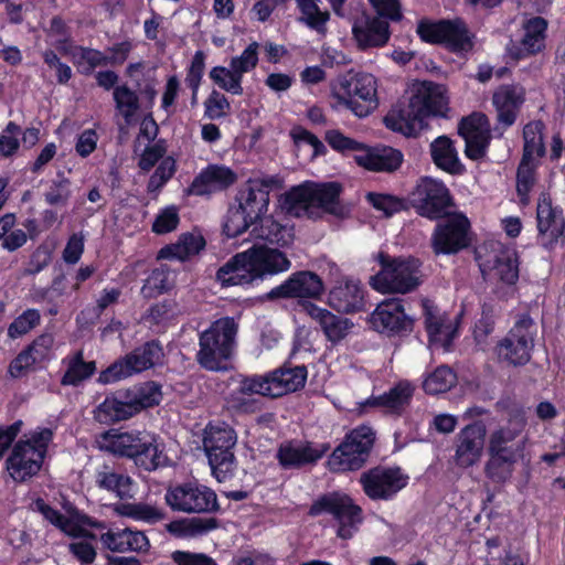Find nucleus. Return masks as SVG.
I'll list each match as a JSON object with an SVG mask.
<instances>
[{
  "label": "nucleus",
  "mask_w": 565,
  "mask_h": 565,
  "mask_svg": "<svg viewBox=\"0 0 565 565\" xmlns=\"http://www.w3.org/2000/svg\"><path fill=\"white\" fill-rule=\"evenodd\" d=\"M96 446L115 456L134 459L145 470H154L168 465V457L158 439L146 431L109 429L96 436Z\"/></svg>",
  "instance_id": "nucleus-3"
},
{
  "label": "nucleus",
  "mask_w": 565,
  "mask_h": 565,
  "mask_svg": "<svg viewBox=\"0 0 565 565\" xmlns=\"http://www.w3.org/2000/svg\"><path fill=\"white\" fill-rule=\"evenodd\" d=\"M209 76L218 88L232 95L243 94V75L233 66H214L211 68Z\"/></svg>",
  "instance_id": "nucleus-49"
},
{
  "label": "nucleus",
  "mask_w": 565,
  "mask_h": 565,
  "mask_svg": "<svg viewBox=\"0 0 565 565\" xmlns=\"http://www.w3.org/2000/svg\"><path fill=\"white\" fill-rule=\"evenodd\" d=\"M216 280L222 287H245L258 282L247 252L237 253L220 267Z\"/></svg>",
  "instance_id": "nucleus-38"
},
{
  "label": "nucleus",
  "mask_w": 565,
  "mask_h": 565,
  "mask_svg": "<svg viewBox=\"0 0 565 565\" xmlns=\"http://www.w3.org/2000/svg\"><path fill=\"white\" fill-rule=\"evenodd\" d=\"M330 513L339 522L338 535L344 540L353 536L358 524L362 522V510L352 499L342 493H330L318 499L310 508L312 516Z\"/></svg>",
  "instance_id": "nucleus-17"
},
{
  "label": "nucleus",
  "mask_w": 565,
  "mask_h": 565,
  "mask_svg": "<svg viewBox=\"0 0 565 565\" xmlns=\"http://www.w3.org/2000/svg\"><path fill=\"white\" fill-rule=\"evenodd\" d=\"M524 428L525 420L513 417L491 431L488 441L489 459L484 470L492 481L510 480L515 465L525 459L527 437Z\"/></svg>",
  "instance_id": "nucleus-2"
},
{
  "label": "nucleus",
  "mask_w": 565,
  "mask_h": 565,
  "mask_svg": "<svg viewBox=\"0 0 565 565\" xmlns=\"http://www.w3.org/2000/svg\"><path fill=\"white\" fill-rule=\"evenodd\" d=\"M95 483L98 488L114 492L119 498L131 497V479L117 473L108 466H100L95 472Z\"/></svg>",
  "instance_id": "nucleus-47"
},
{
  "label": "nucleus",
  "mask_w": 565,
  "mask_h": 565,
  "mask_svg": "<svg viewBox=\"0 0 565 565\" xmlns=\"http://www.w3.org/2000/svg\"><path fill=\"white\" fill-rule=\"evenodd\" d=\"M40 321V313L34 309H29L19 316L9 327L8 334L15 339L31 331Z\"/></svg>",
  "instance_id": "nucleus-60"
},
{
  "label": "nucleus",
  "mask_w": 565,
  "mask_h": 565,
  "mask_svg": "<svg viewBox=\"0 0 565 565\" xmlns=\"http://www.w3.org/2000/svg\"><path fill=\"white\" fill-rule=\"evenodd\" d=\"M536 327L532 318L521 315L508 334L495 347L499 360L511 365H523L530 361L534 347Z\"/></svg>",
  "instance_id": "nucleus-14"
},
{
  "label": "nucleus",
  "mask_w": 565,
  "mask_h": 565,
  "mask_svg": "<svg viewBox=\"0 0 565 565\" xmlns=\"http://www.w3.org/2000/svg\"><path fill=\"white\" fill-rule=\"evenodd\" d=\"M21 135L20 127L10 121L6 129L0 135V154L9 157L19 149V136Z\"/></svg>",
  "instance_id": "nucleus-63"
},
{
  "label": "nucleus",
  "mask_w": 565,
  "mask_h": 565,
  "mask_svg": "<svg viewBox=\"0 0 565 565\" xmlns=\"http://www.w3.org/2000/svg\"><path fill=\"white\" fill-rule=\"evenodd\" d=\"M302 310L319 326L326 339L333 345L347 339L354 329V323L349 318L337 316L311 301L303 302Z\"/></svg>",
  "instance_id": "nucleus-29"
},
{
  "label": "nucleus",
  "mask_w": 565,
  "mask_h": 565,
  "mask_svg": "<svg viewBox=\"0 0 565 565\" xmlns=\"http://www.w3.org/2000/svg\"><path fill=\"white\" fill-rule=\"evenodd\" d=\"M258 51L259 44L257 42L249 43L239 55L231 58V66L242 75L253 71L258 64Z\"/></svg>",
  "instance_id": "nucleus-59"
},
{
  "label": "nucleus",
  "mask_w": 565,
  "mask_h": 565,
  "mask_svg": "<svg viewBox=\"0 0 565 565\" xmlns=\"http://www.w3.org/2000/svg\"><path fill=\"white\" fill-rule=\"evenodd\" d=\"M377 18L385 21H399L402 8L398 0H369Z\"/></svg>",
  "instance_id": "nucleus-64"
},
{
  "label": "nucleus",
  "mask_w": 565,
  "mask_h": 565,
  "mask_svg": "<svg viewBox=\"0 0 565 565\" xmlns=\"http://www.w3.org/2000/svg\"><path fill=\"white\" fill-rule=\"evenodd\" d=\"M205 116L210 119H220L230 111L231 105L225 95L218 90H212L204 102Z\"/></svg>",
  "instance_id": "nucleus-61"
},
{
  "label": "nucleus",
  "mask_w": 565,
  "mask_h": 565,
  "mask_svg": "<svg viewBox=\"0 0 565 565\" xmlns=\"http://www.w3.org/2000/svg\"><path fill=\"white\" fill-rule=\"evenodd\" d=\"M275 183L273 177L249 179L237 194V207L258 222L268 210L269 193Z\"/></svg>",
  "instance_id": "nucleus-25"
},
{
  "label": "nucleus",
  "mask_w": 565,
  "mask_h": 565,
  "mask_svg": "<svg viewBox=\"0 0 565 565\" xmlns=\"http://www.w3.org/2000/svg\"><path fill=\"white\" fill-rule=\"evenodd\" d=\"M354 161L362 168L376 172H393L403 162V153L391 147H364L354 154Z\"/></svg>",
  "instance_id": "nucleus-37"
},
{
  "label": "nucleus",
  "mask_w": 565,
  "mask_h": 565,
  "mask_svg": "<svg viewBox=\"0 0 565 565\" xmlns=\"http://www.w3.org/2000/svg\"><path fill=\"white\" fill-rule=\"evenodd\" d=\"M448 103L445 86L433 82L414 84L408 105L393 108L384 118L385 126L404 136H413L424 127L426 118L445 117L449 110Z\"/></svg>",
  "instance_id": "nucleus-1"
},
{
  "label": "nucleus",
  "mask_w": 565,
  "mask_h": 565,
  "mask_svg": "<svg viewBox=\"0 0 565 565\" xmlns=\"http://www.w3.org/2000/svg\"><path fill=\"white\" fill-rule=\"evenodd\" d=\"M417 32L424 41L444 43L455 52H468L472 47L471 35L465 23L460 21L420 23Z\"/></svg>",
  "instance_id": "nucleus-18"
},
{
  "label": "nucleus",
  "mask_w": 565,
  "mask_h": 565,
  "mask_svg": "<svg viewBox=\"0 0 565 565\" xmlns=\"http://www.w3.org/2000/svg\"><path fill=\"white\" fill-rule=\"evenodd\" d=\"M375 440V433L362 425L351 430L344 440L333 450L328 460L333 471L360 469L367 460Z\"/></svg>",
  "instance_id": "nucleus-13"
},
{
  "label": "nucleus",
  "mask_w": 565,
  "mask_h": 565,
  "mask_svg": "<svg viewBox=\"0 0 565 565\" xmlns=\"http://www.w3.org/2000/svg\"><path fill=\"white\" fill-rule=\"evenodd\" d=\"M413 393L414 386L408 381H401L387 393L366 401V404L381 406L390 413H398L408 405Z\"/></svg>",
  "instance_id": "nucleus-46"
},
{
  "label": "nucleus",
  "mask_w": 565,
  "mask_h": 565,
  "mask_svg": "<svg viewBox=\"0 0 565 565\" xmlns=\"http://www.w3.org/2000/svg\"><path fill=\"white\" fill-rule=\"evenodd\" d=\"M53 431L38 427L20 439L7 458V470L17 482H24L36 476L42 468Z\"/></svg>",
  "instance_id": "nucleus-6"
},
{
  "label": "nucleus",
  "mask_w": 565,
  "mask_h": 565,
  "mask_svg": "<svg viewBox=\"0 0 565 565\" xmlns=\"http://www.w3.org/2000/svg\"><path fill=\"white\" fill-rule=\"evenodd\" d=\"M526 100V89L520 84H504L492 94V106L497 113V121L504 128L511 127L518 119Z\"/></svg>",
  "instance_id": "nucleus-26"
},
{
  "label": "nucleus",
  "mask_w": 565,
  "mask_h": 565,
  "mask_svg": "<svg viewBox=\"0 0 565 565\" xmlns=\"http://www.w3.org/2000/svg\"><path fill=\"white\" fill-rule=\"evenodd\" d=\"M469 221L462 214L449 216L438 224L433 236V247L437 254H452L468 245Z\"/></svg>",
  "instance_id": "nucleus-23"
},
{
  "label": "nucleus",
  "mask_w": 565,
  "mask_h": 565,
  "mask_svg": "<svg viewBox=\"0 0 565 565\" xmlns=\"http://www.w3.org/2000/svg\"><path fill=\"white\" fill-rule=\"evenodd\" d=\"M539 163L521 160L518 169L516 191L523 205L530 203V191L534 184V171Z\"/></svg>",
  "instance_id": "nucleus-56"
},
{
  "label": "nucleus",
  "mask_w": 565,
  "mask_h": 565,
  "mask_svg": "<svg viewBox=\"0 0 565 565\" xmlns=\"http://www.w3.org/2000/svg\"><path fill=\"white\" fill-rule=\"evenodd\" d=\"M340 193L338 182L305 181L284 193L279 202L291 216L315 218L321 212H334Z\"/></svg>",
  "instance_id": "nucleus-5"
},
{
  "label": "nucleus",
  "mask_w": 565,
  "mask_h": 565,
  "mask_svg": "<svg viewBox=\"0 0 565 565\" xmlns=\"http://www.w3.org/2000/svg\"><path fill=\"white\" fill-rule=\"evenodd\" d=\"M136 414L143 408L158 405L161 401L160 388L154 383H146L127 392Z\"/></svg>",
  "instance_id": "nucleus-51"
},
{
  "label": "nucleus",
  "mask_w": 565,
  "mask_h": 565,
  "mask_svg": "<svg viewBox=\"0 0 565 565\" xmlns=\"http://www.w3.org/2000/svg\"><path fill=\"white\" fill-rule=\"evenodd\" d=\"M419 214L428 218L440 217L450 204V194L445 184L433 178H423L414 193Z\"/></svg>",
  "instance_id": "nucleus-24"
},
{
  "label": "nucleus",
  "mask_w": 565,
  "mask_h": 565,
  "mask_svg": "<svg viewBox=\"0 0 565 565\" xmlns=\"http://www.w3.org/2000/svg\"><path fill=\"white\" fill-rule=\"evenodd\" d=\"M486 426L476 422L462 428L457 435L455 460L461 468H468L479 462L483 454Z\"/></svg>",
  "instance_id": "nucleus-28"
},
{
  "label": "nucleus",
  "mask_w": 565,
  "mask_h": 565,
  "mask_svg": "<svg viewBox=\"0 0 565 565\" xmlns=\"http://www.w3.org/2000/svg\"><path fill=\"white\" fill-rule=\"evenodd\" d=\"M75 60L78 70L82 73H90L94 67L99 65H106L108 57L102 52L92 49H79L75 54Z\"/></svg>",
  "instance_id": "nucleus-62"
},
{
  "label": "nucleus",
  "mask_w": 565,
  "mask_h": 565,
  "mask_svg": "<svg viewBox=\"0 0 565 565\" xmlns=\"http://www.w3.org/2000/svg\"><path fill=\"white\" fill-rule=\"evenodd\" d=\"M371 324L380 332L398 333L412 329L413 320L405 313L398 299L380 303L371 315Z\"/></svg>",
  "instance_id": "nucleus-34"
},
{
  "label": "nucleus",
  "mask_w": 565,
  "mask_h": 565,
  "mask_svg": "<svg viewBox=\"0 0 565 565\" xmlns=\"http://www.w3.org/2000/svg\"><path fill=\"white\" fill-rule=\"evenodd\" d=\"M544 129L545 126L540 120L530 121L524 126L522 160L540 163L546 152Z\"/></svg>",
  "instance_id": "nucleus-45"
},
{
  "label": "nucleus",
  "mask_w": 565,
  "mask_h": 565,
  "mask_svg": "<svg viewBox=\"0 0 565 565\" xmlns=\"http://www.w3.org/2000/svg\"><path fill=\"white\" fill-rule=\"evenodd\" d=\"M430 152L431 158L438 168L451 174H461L465 171V168L459 161L457 151L449 138L441 136L435 139L430 145Z\"/></svg>",
  "instance_id": "nucleus-44"
},
{
  "label": "nucleus",
  "mask_w": 565,
  "mask_h": 565,
  "mask_svg": "<svg viewBox=\"0 0 565 565\" xmlns=\"http://www.w3.org/2000/svg\"><path fill=\"white\" fill-rule=\"evenodd\" d=\"M381 270L370 278V285L382 294H406L419 285L420 264L414 258H392L380 254Z\"/></svg>",
  "instance_id": "nucleus-10"
},
{
  "label": "nucleus",
  "mask_w": 565,
  "mask_h": 565,
  "mask_svg": "<svg viewBox=\"0 0 565 565\" xmlns=\"http://www.w3.org/2000/svg\"><path fill=\"white\" fill-rule=\"evenodd\" d=\"M114 511L120 516L130 518L135 521L154 524L164 518V512L156 505L148 503H117Z\"/></svg>",
  "instance_id": "nucleus-48"
},
{
  "label": "nucleus",
  "mask_w": 565,
  "mask_h": 565,
  "mask_svg": "<svg viewBox=\"0 0 565 565\" xmlns=\"http://www.w3.org/2000/svg\"><path fill=\"white\" fill-rule=\"evenodd\" d=\"M205 246L201 234H183L175 244L164 246L158 253L160 259L185 260L200 253Z\"/></svg>",
  "instance_id": "nucleus-43"
},
{
  "label": "nucleus",
  "mask_w": 565,
  "mask_h": 565,
  "mask_svg": "<svg viewBox=\"0 0 565 565\" xmlns=\"http://www.w3.org/2000/svg\"><path fill=\"white\" fill-rule=\"evenodd\" d=\"M547 21L541 17L526 20L523 24V36L520 45L512 43L508 47L509 56L514 61L524 60L545 49Z\"/></svg>",
  "instance_id": "nucleus-32"
},
{
  "label": "nucleus",
  "mask_w": 565,
  "mask_h": 565,
  "mask_svg": "<svg viewBox=\"0 0 565 565\" xmlns=\"http://www.w3.org/2000/svg\"><path fill=\"white\" fill-rule=\"evenodd\" d=\"M324 292V284L322 279L309 270H301L291 274L282 284L271 289L269 296L271 298H296L302 300L300 306L306 301L317 300Z\"/></svg>",
  "instance_id": "nucleus-22"
},
{
  "label": "nucleus",
  "mask_w": 565,
  "mask_h": 565,
  "mask_svg": "<svg viewBox=\"0 0 565 565\" xmlns=\"http://www.w3.org/2000/svg\"><path fill=\"white\" fill-rule=\"evenodd\" d=\"M305 366L281 367L266 375L245 377L239 382L237 391L233 392L228 403L232 407L241 411H249L252 404L245 396L259 394L264 396L278 397L296 392L305 386L307 380Z\"/></svg>",
  "instance_id": "nucleus-4"
},
{
  "label": "nucleus",
  "mask_w": 565,
  "mask_h": 565,
  "mask_svg": "<svg viewBox=\"0 0 565 565\" xmlns=\"http://www.w3.org/2000/svg\"><path fill=\"white\" fill-rule=\"evenodd\" d=\"M536 223L540 244L545 248H553L565 237V221L563 211L552 205L547 193L542 192L537 200Z\"/></svg>",
  "instance_id": "nucleus-21"
},
{
  "label": "nucleus",
  "mask_w": 565,
  "mask_h": 565,
  "mask_svg": "<svg viewBox=\"0 0 565 565\" xmlns=\"http://www.w3.org/2000/svg\"><path fill=\"white\" fill-rule=\"evenodd\" d=\"M258 221L259 224H256L252 230L254 237L280 247H287L292 244L295 238L292 226L280 224L274 216H265Z\"/></svg>",
  "instance_id": "nucleus-40"
},
{
  "label": "nucleus",
  "mask_w": 565,
  "mask_h": 565,
  "mask_svg": "<svg viewBox=\"0 0 565 565\" xmlns=\"http://www.w3.org/2000/svg\"><path fill=\"white\" fill-rule=\"evenodd\" d=\"M175 161L171 157L163 158L148 182V191H159L174 174Z\"/></svg>",
  "instance_id": "nucleus-58"
},
{
  "label": "nucleus",
  "mask_w": 565,
  "mask_h": 565,
  "mask_svg": "<svg viewBox=\"0 0 565 565\" xmlns=\"http://www.w3.org/2000/svg\"><path fill=\"white\" fill-rule=\"evenodd\" d=\"M333 107L351 110L358 117H366L379 106L377 79L370 73H354L340 77L333 84Z\"/></svg>",
  "instance_id": "nucleus-7"
},
{
  "label": "nucleus",
  "mask_w": 565,
  "mask_h": 565,
  "mask_svg": "<svg viewBox=\"0 0 565 565\" xmlns=\"http://www.w3.org/2000/svg\"><path fill=\"white\" fill-rule=\"evenodd\" d=\"M456 374L447 366H439L424 380L426 393L435 395L449 391L456 383Z\"/></svg>",
  "instance_id": "nucleus-52"
},
{
  "label": "nucleus",
  "mask_w": 565,
  "mask_h": 565,
  "mask_svg": "<svg viewBox=\"0 0 565 565\" xmlns=\"http://www.w3.org/2000/svg\"><path fill=\"white\" fill-rule=\"evenodd\" d=\"M38 509L43 516L58 527L65 534L77 540L70 544V551L82 564H90L96 557V551L93 545L94 536L87 534V525H94L104 529L103 524L92 523L87 519L78 516H65L58 511L46 505L43 501L36 502Z\"/></svg>",
  "instance_id": "nucleus-12"
},
{
  "label": "nucleus",
  "mask_w": 565,
  "mask_h": 565,
  "mask_svg": "<svg viewBox=\"0 0 565 565\" xmlns=\"http://www.w3.org/2000/svg\"><path fill=\"white\" fill-rule=\"evenodd\" d=\"M162 360L163 351L160 344L156 341L148 342L100 372L98 382L100 384L117 382L159 365Z\"/></svg>",
  "instance_id": "nucleus-16"
},
{
  "label": "nucleus",
  "mask_w": 565,
  "mask_h": 565,
  "mask_svg": "<svg viewBox=\"0 0 565 565\" xmlns=\"http://www.w3.org/2000/svg\"><path fill=\"white\" fill-rule=\"evenodd\" d=\"M328 303L337 311L360 310L363 306V290L360 282L348 277L338 280L329 291Z\"/></svg>",
  "instance_id": "nucleus-39"
},
{
  "label": "nucleus",
  "mask_w": 565,
  "mask_h": 565,
  "mask_svg": "<svg viewBox=\"0 0 565 565\" xmlns=\"http://www.w3.org/2000/svg\"><path fill=\"white\" fill-rule=\"evenodd\" d=\"M477 255L483 278L491 287L492 292L499 298L511 296L519 278V267L514 252L495 243L491 245L489 253H483V248H480Z\"/></svg>",
  "instance_id": "nucleus-8"
},
{
  "label": "nucleus",
  "mask_w": 565,
  "mask_h": 565,
  "mask_svg": "<svg viewBox=\"0 0 565 565\" xmlns=\"http://www.w3.org/2000/svg\"><path fill=\"white\" fill-rule=\"evenodd\" d=\"M237 181V173L225 164H209L194 178L188 193L206 195L221 192Z\"/></svg>",
  "instance_id": "nucleus-31"
},
{
  "label": "nucleus",
  "mask_w": 565,
  "mask_h": 565,
  "mask_svg": "<svg viewBox=\"0 0 565 565\" xmlns=\"http://www.w3.org/2000/svg\"><path fill=\"white\" fill-rule=\"evenodd\" d=\"M328 450L326 444L292 440L280 445L277 458L284 468H298L317 461Z\"/></svg>",
  "instance_id": "nucleus-35"
},
{
  "label": "nucleus",
  "mask_w": 565,
  "mask_h": 565,
  "mask_svg": "<svg viewBox=\"0 0 565 565\" xmlns=\"http://www.w3.org/2000/svg\"><path fill=\"white\" fill-rule=\"evenodd\" d=\"M301 11L300 21L320 33L324 32L329 13L318 7L320 0H296Z\"/></svg>",
  "instance_id": "nucleus-50"
},
{
  "label": "nucleus",
  "mask_w": 565,
  "mask_h": 565,
  "mask_svg": "<svg viewBox=\"0 0 565 565\" xmlns=\"http://www.w3.org/2000/svg\"><path fill=\"white\" fill-rule=\"evenodd\" d=\"M246 252L257 281H262L268 276L287 271L291 267V263L286 254L277 248L266 245H254L246 249Z\"/></svg>",
  "instance_id": "nucleus-33"
},
{
  "label": "nucleus",
  "mask_w": 565,
  "mask_h": 565,
  "mask_svg": "<svg viewBox=\"0 0 565 565\" xmlns=\"http://www.w3.org/2000/svg\"><path fill=\"white\" fill-rule=\"evenodd\" d=\"M422 307L430 349L448 351L457 337V319L450 318L429 299L423 300Z\"/></svg>",
  "instance_id": "nucleus-20"
},
{
  "label": "nucleus",
  "mask_w": 565,
  "mask_h": 565,
  "mask_svg": "<svg viewBox=\"0 0 565 565\" xmlns=\"http://www.w3.org/2000/svg\"><path fill=\"white\" fill-rule=\"evenodd\" d=\"M64 374L61 384L64 386H77L89 379L96 371L94 361L86 362L83 351H77L62 360Z\"/></svg>",
  "instance_id": "nucleus-42"
},
{
  "label": "nucleus",
  "mask_w": 565,
  "mask_h": 565,
  "mask_svg": "<svg viewBox=\"0 0 565 565\" xmlns=\"http://www.w3.org/2000/svg\"><path fill=\"white\" fill-rule=\"evenodd\" d=\"M170 276V271L164 267L152 270L141 288L142 296L150 299L168 290L171 286Z\"/></svg>",
  "instance_id": "nucleus-55"
},
{
  "label": "nucleus",
  "mask_w": 565,
  "mask_h": 565,
  "mask_svg": "<svg viewBox=\"0 0 565 565\" xmlns=\"http://www.w3.org/2000/svg\"><path fill=\"white\" fill-rule=\"evenodd\" d=\"M365 494L373 500H388L406 487L408 477L399 468L376 467L360 478Z\"/></svg>",
  "instance_id": "nucleus-19"
},
{
  "label": "nucleus",
  "mask_w": 565,
  "mask_h": 565,
  "mask_svg": "<svg viewBox=\"0 0 565 565\" xmlns=\"http://www.w3.org/2000/svg\"><path fill=\"white\" fill-rule=\"evenodd\" d=\"M167 504L182 513H210L217 510L216 493L196 481H189L170 487L164 495Z\"/></svg>",
  "instance_id": "nucleus-15"
},
{
  "label": "nucleus",
  "mask_w": 565,
  "mask_h": 565,
  "mask_svg": "<svg viewBox=\"0 0 565 565\" xmlns=\"http://www.w3.org/2000/svg\"><path fill=\"white\" fill-rule=\"evenodd\" d=\"M257 221L249 217L247 213L235 206L228 210L223 226V231L227 237L234 238L243 234L252 225H256Z\"/></svg>",
  "instance_id": "nucleus-54"
},
{
  "label": "nucleus",
  "mask_w": 565,
  "mask_h": 565,
  "mask_svg": "<svg viewBox=\"0 0 565 565\" xmlns=\"http://www.w3.org/2000/svg\"><path fill=\"white\" fill-rule=\"evenodd\" d=\"M179 222V209L174 205L166 206L156 215L152 232L159 235L173 232L177 230Z\"/></svg>",
  "instance_id": "nucleus-57"
},
{
  "label": "nucleus",
  "mask_w": 565,
  "mask_h": 565,
  "mask_svg": "<svg viewBox=\"0 0 565 565\" xmlns=\"http://www.w3.org/2000/svg\"><path fill=\"white\" fill-rule=\"evenodd\" d=\"M100 543L105 548L116 553L147 552L150 546L149 540L142 531L130 527L108 529L102 533Z\"/></svg>",
  "instance_id": "nucleus-36"
},
{
  "label": "nucleus",
  "mask_w": 565,
  "mask_h": 565,
  "mask_svg": "<svg viewBox=\"0 0 565 565\" xmlns=\"http://www.w3.org/2000/svg\"><path fill=\"white\" fill-rule=\"evenodd\" d=\"M236 333L237 323L233 318L214 321L200 335L199 363L210 371L223 370L224 362L233 354Z\"/></svg>",
  "instance_id": "nucleus-9"
},
{
  "label": "nucleus",
  "mask_w": 565,
  "mask_h": 565,
  "mask_svg": "<svg viewBox=\"0 0 565 565\" xmlns=\"http://www.w3.org/2000/svg\"><path fill=\"white\" fill-rule=\"evenodd\" d=\"M114 99L116 108L125 118L126 124H131L139 109L137 94L127 86H118L114 90Z\"/></svg>",
  "instance_id": "nucleus-53"
},
{
  "label": "nucleus",
  "mask_w": 565,
  "mask_h": 565,
  "mask_svg": "<svg viewBox=\"0 0 565 565\" xmlns=\"http://www.w3.org/2000/svg\"><path fill=\"white\" fill-rule=\"evenodd\" d=\"M96 420L108 424L128 419L136 414L127 393L120 396H107L94 412Z\"/></svg>",
  "instance_id": "nucleus-41"
},
{
  "label": "nucleus",
  "mask_w": 565,
  "mask_h": 565,
  "mask_svg": "<svg viewBox=\"0 0 565 565\" xmlns=\"http://www.w3.org/2000/svg\"><path fill=\"white\" fill-rule=\"evenodd\" d=\"M352 35L360 50L384 46L391 36L388 22L366 12L355 18Z\"/></svg>",
  "instance_id": "nucleus-30"
},
{
  "label": "nucleus",
  "mask_w": 565,
  "mask_h": 565,
  "mask_svg": "<svg viewBox=\"0 0 565 565\" xmlns=\"http://www.w3.org/2000/svg\"><path fill=\"white\" fill-rule=\"evenodd\" d=\"M237 436L234 429L225 423L210 424L205 428L203 445L213 476L223 482L235 469L233 448Z\"/></svg>",
  "instance_id": "nucleus-11"
},
{
  "label": "nucleus",
  "mask_w": 565,
  "mask_h": 565,
  "mask_svg": "<svg viewBox=\"0 0 565 565\" xmlns=\"http://www.w3.org/2000/svg\"><path fill=\"white\" fill-rule=\"evenodd\" d=\"M459 134L466 141L465 153L472 160H479L484 157L489 146L490 122L486 115L476 113L461 120Z\"/></svg>",
  "instance_id": "nucleus-27"
}]
</instances>
